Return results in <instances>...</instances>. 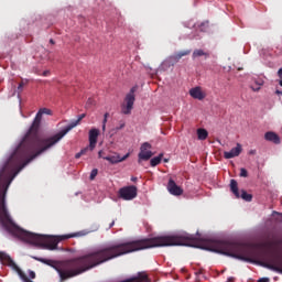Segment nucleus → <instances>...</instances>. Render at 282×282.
Instances as JSON below:
<instances>
[{"label": "nucleus", "instance_id": "39448f33", "mask_svg": "<svg viewBox=\"0 0 282 282\" xmlns=\"http://www.w3.org/2000/svg\"><path fill=\"white\" fill-rule=\"evenodd\" d=\"M230 191L237 199L241 197L245 202H252V194H248V192L243 189L241 191V194H239V185L236 180L230 181Z\"/></svg>", "mask_w": 282, "mask_h": 282}, {"label": "nucleus", "instance_id": "cd10ccee", "mask_svg": "<svg viewBox=\"0 0 282 282\" xmlns=\"http://www.w3.org/2000/svg\"><path fill=\"white\" fill-rule=\"evenodd\" d=\"M104 153H105V152H102V150H100V151L98 152V155H99V158H102V159L105 160V158H107V156H105Z\"/></svg>", "mask_w": 282, "mask_h": 282}, {"label": "nucleus", "instance_id": "37998d69", "mask_svg": "<svg viewBox=\"0 0 282 282\" xmlns=\"http://www.w3.org/2000/svg\"><path fill=\"white\" fill-rule=\"evenodd\" d=\"M88 102H91V99H88Z\"/></svg>", "mask_w": 282, "mask_h": 282}, {"label": "nucleus", "instance_id": "79ce46f5", "mask_svg": "<svg viewBox=\"0 0 282 282\" xmlns=\"http://www.w3.org/2000/svg\"><path fill=\"white\" fill-rule=\"evenodd\" d=\"M228 281H232V278H229Z\"/></svg>", "mask_w": 282, "mask_h": 282}, {"label": "nucleus", "instance_id": "4c0bfd02", "mask_svg": "<svg viewBox=\"0 0 282 282\" xmlns=\"http://www.w3.org/2000/svg\"><path fill=\"white\" fill-rule=\"evenodd\" d=\"M105 129H107V124L102 123V131H105Z\"/></svg>", "mask_w": 282, "mask_h": 282}, {"label": "nucleus", "instance_id": "c756f323", "mask_svg": "<svg viewBox=\"0 0 282 282\" xmlns=\"http://www.w3.org/2000/svg\"><path fill=\"white\" fill-rule=\"evenodd\" d=\"M120 129H124V123H121L119 127H117V131H120Z\"/></svg>", "mask_w": 282, "mask_h": 282}, {"label": "nucleus", "instance_id": "58836bf2", "mask_svg": "<svg viewBox=\"0 0 282 282\" xmlns=\"http://www.w3.org/2000/svg\"><path fill=\"white\" fill-rule=\"evenodd\" d=\"M50 43H51V45H54L55 42H54L53 39H51V40H50Z\"/></svg>", "mask_w": 282, "mask_h": 282}, {"label": "nucleus", "instance_id": "72a5a7b5", "mask_svg": "<svg viewBox=\"0 0 282 282\" xmlns=\"http://www.w3.org/2000/svg\"><path fill=\"white\" fill-rule=\"evenodd\" d=\"M107 118H109V112H106V113L104 115V119H107Z\"/></svg>", "mask_w": 282, "mask_h": 282}, {"label": "nucleus", "instance_id": "f8f14e48", "mask_svg": "<svg viewBox=\"0 0 282 282\" xmlns=\"http://www.w3.org/2000/svg\"><path fill=\"white\" fill-rule=\"evenodd\" d=\"M188 54H191V50L177 52L174 55L170 56V61L172 63H180V61H182V58H184V56H188Z\"/></svg>", "mask_w": 282, "mask_h": 282}, {"label": "nucleus", "instance_id": "bb28decb", "mask_svg": "<svg viewBox=\"0 0 282 282\" xmlns=\"http://www.w3.org/2000/svg\"><path fill=\"white\" fill-rule=\"evenodd\" d=\"M83 153H85V151H80V152H78L76 155H75V158H76V160H78L79 158H80V155H83Z\"/></svg>", "mask_w": 282, "mask_h": 282}, {"label": "nucleus", "instance_id": "ddd939ff", "mask_svg": "<svg viewBox=\"0 0 282 282\" xmlns=\"http://www.w3.org/2000/svg\"><path fill=\"white\" fill-rule=\"evenodd\" d=\"M264 140H267V142H273V144H281V138L273 131L267 132L264 134Z\"/></svg>", "mask_w": 282, "mask_h": 282}, {"label": "nucleus", "instance_id": "a878e982", "mask_svg": "<svg viewBox=\"0 0 282 282\" xmlns=\"http://www.w3.org/2000/svg\"><path fill=\"white\" fill-rule=\"evenodd\" d=\"M258 282H270V278H260Z\"/></svg>", "mask_w": 282, "mask_h": 282}, {"label": "nucleus", "instance_id": "9b49d317", "mask_svg": "<svg viewBox=\"0 0 282 282\" xmlns=\"http://www.w3.org/2000/svg\"><path fill=\"white\" fill-rule=\"evenodd\" d=\"M189 96L195 100H204L206 93L202 90V87H194L189 90Z\"/></svg>", "mask_w": 282, "mask_h": 282}, {"label": "nucleus", "instance_id": "20e7f679", "mask_svg": "<svg viewBox=\"0 0 282 282\" xmlns=\"http://www.w3.org/2000/svg\"><path fill=\"white\" fill-rule=\"evenodd\" d=\"M119 196L121 199H126V202L135 199L138 197V187L134 185L122 187L119 189Z\"/></svg>", "mask_w": 282, "mask_h": 282}, {"label": "nucleus", "instance_id": "f257e3e1", "mask_svg": "<svg viewBox=\"0 0 282 282\" xmlns=\"http://www.w3.org/2000/svg\"><path fill=\"white\" fill-rule=\"evenodd\" d=\"M44 115L52 116V111L47 108H41L37 111L29 131L0 170V224H14V220H12V217L8 213V207H6V195L14 177L32 160H35V158L45 153L47 149L54 147V144L50 145L52 137L46 139H40L39 137V129Z\"/></svg>", "mask_w": 282, "mask_h": 282}, {"label": "nucleus", "instance_id": "6e6552de", "mask_svg": "<svg viewBox=\"0 0 282 282\" xmlns=\"http://www.w3.org/2000/svg\"><path fill=\"white\" fill-rule=\"evenodd\" d=\"M167 191L170 195H174L175 197H180V195H184V189L174 182L173 178L169 180Z\"/></svg>", "mask_w": 282, "mask_h": 282}, {"label": "nucleus", "instance_id": "e433bc0d", "mask_svg": "<svg viewBox=\"0 0 282 282\" xmlns=\"http://www.w3.org/2000/svg\"><path fill=\"white\" fill-rule=\"evenodd\" d=\"M252 89H253V91H259V89H261V88L260 87H258V88L252 87Z\"/></svg>", "mask_w": 282, "mask_h": 282}, {"label": "nucleus", "instance_id": "f704fd0d", "mask_svg": "<svg viewBox=\"0 0 282 282\" xmlns=\"http://www.w3.org/2000/svg\"><path fill=\"white\" fill-rule=\"evenodd\" d=\"M254 153H257L256 150H251V151H250V155H254Z\"/></svg>", "mask_w": 282, "mask_h": 282}, {"label": "nucleus", "instance_id": "473e14b6", "mask_svg": "<svg viewBox=\"0 0 282 282\" xmlns=\"http://www.w3.org/2000/svg\"><path fill=\"white\" fill-rule=\"evenodd\" d=\"M276 96H282V91L281 90H275Z\"/></svg>", "mask_w": 282, "mask_h": 282}, {"label": "nucleus", "instance_id": "7c9ffc66", "mask_svg": "<svg viewBox=\"0 0 282 282\" xmlns=\"http://www.w3.org/2000/svg\"><path fill=\"white\" fill-rule=\"evenodd\" d=\"M42 75L43 76H50V70H44Z\"/></svg>", "mask_w": 282, "mask_h": 282}, {"label": "nucleus", "instance_id": "9d476101", "mask_svg": "<svg viewBox=\"0 0 282 282\" xmlns=\"http://www.w3.org/2000/svg\"><path fill=\"white\" fill-rule=\"evenodd\" d=\"M241 144L237 143L235 148H232L229 152H224L225 160H232V158H239L241 155Z\"/></svg>", "mask_w": 282, "mask_h": 282}, {"label": "nucleus", "instance_id": "393cba45", "mask_svg": "<svg viewBox=\"0 0 282 282\" xmlns=\"http://www.w3.org/2000/svg\"><path fill=\"white\" fill-rule=\"evenodd\" d=\"M30 279H36V273L34 271L29 272Z\"/></svg>", "mask_w": 282, "mask_h": 282}, {"label": "nucleus", "instance_id": "aec40b11", "mask_svg": "<svg viewBox=\"0 0 282 282\" xmlns=\"http://www.w3.org/2000/svg\"><path fill=\"white\" fill-rule=\"evenodd\" d=\"M97 175H98V169L91 170L89 180H90V181L96 180V176H97Z\"/></svg>", "mask_w": 282, "mask_h": 282}, {"label": "nucleus", "instance_id": "1a4fd4ad", "mask_svg": "<svg viewBox=\"0 0 282 282\" xmlns=\"http://www.w3.org/2000/svg\"><path fill=\"white\" fill-rule=\"evenodd\" d=\"M100 135V130L93 128L89 130V147L90 150L94 151L96 149V144H98V137Z\"/></svg>", "mask_w": 282, "mask_h": 282}, {"label": "nucleus", "instance_id": "f03ea898", "mask_svg": "<svg viewBox=\"0 0 282 282\" xmlns=\"http://www.w3.org/2000/svg\"><path fill=\"white\" fill-rule=\"evenodd\" d=\"M149 248H160V236L110 245L59 263L45 258L33 257V259L56 270L61 282H63L67 281V279H74V276H78V274H83L89 270H94V268H98V265H102V263H107L111 259L122 257V254H129V252H138V250H147Z\"/></svg>", "mask_w": 282, "mask_h": 282}, {"label": "nucleus", "instance_id": "dca6fc26", "mask_svg": "<svg viewBox=\"0 0 282 282\" xmlns=\"http://www.w3.org/2000/svg\"><path fill=\"white\" fill-rule=\"evenodd\" d=\"M204 56L205 58H209L210 57V53L202 50V48H196L194 50L193 54H192V58L195 61V58H199Z\"/></svg>", "mask_w": 282, "mask_h": 282}, {"label": "nucleus", "instance_id": "ea45409f", "mask_svg": "<svg viewBox=\"0 0 282 282\" xmlns=\"http://www.w3.org/2000/svg\"><path fill=\"white\" fill-rule=\"evenodd\" d=\"M102 124H107V119L104 118Z\"/></svg>", "mask_w": 282, "mask_h": 282}, {"label": "nucleus", "instance_id": "c85d7f7f", "mask_svg": "<svg viewBox=\"0 0 282 282\" xmlns=\"http://www.w3.org/2000/svg\"><path fill=\"white\" fill-rule=\"evenodd\" d=\"M278 76L282 80V67L278 70Z\"/></svg>", "mask_w": 282, "mask_h": 282}, {"label": "nucleus", "instance_id": "6ab92c4d", "mask_svg": "<svg viewBox=\"0 0 282 282\" xmlns=\"http://www.w3.org/2000/svg\"><path fill=\"white\" fill-rule=\"evenodd\" d=\"M0 261L2 265H7V253L3 251H0Z\"/></svg>", "mask_w": 282, "mask_h": 282}, {"label": "nucleus", "instance_id": "b1692460", "mask_svg": "<svg viewBox=\"0 0 282 282\" xmlns=\"http://www.w3.org/2000/svg\"><path fill=\"white\" fill-rule=\"evenodd\" d=\"M275 246H282V238H276L274 240Z\"/></svg>", "mask_w": 282, "mask_h": 282}, {"label": "nucleus", "instance_id": "0eeeda50", "mask_svg": "<svg viewBox=\"0 0 282 282\" xmlns=\"http://www.w3.org/2000/svg\"><path fill=\"white\" fill-rule=\"evenodd\" d=\"M124 101H126V105L123 104L121 106V113H123L124 116H129L131 115V111H133L135 95H127Z\"/></svg>", "mask_w": 282, "mask_h": 282}, {"label": "nucleus", "instance_id": "423d86ee", "mask_svg": "<svg viewBox=\"0 0 282 282\" xmlns=\"http://www.w3.org/2000/svg\"><path fill=\"white\" fill-rule=\"evenodd\" d=\"M151 149V143L144 142L142 143L140 148V152L138 154V163L141 164L143 162H148V160H151L153 158V152L150 150Z\"/></svg>", "mask_w": 282, "mask_h": 282}, {"label": "nucleus", "instance_id": "c9c22d12", "mask_svg": "<svg viewBox=\"0 0 282 282\" xmlns=\"http://www.w3.org/2000/svg\"><path fill=\"white\" fill-rule=\"evenodd\" d=\"M131 182H138V177H132Z\"/></svg>", "mask_w": 282, "mask_h": 282}, {"label": "nucleus", "instance_id": "4be33fe9", "mask_svg": "<svg viewBox=\"0 0 282 282\" xmlns=\"http://www.w3.org/2000/svg\"><path fill=\"white\" fill-rule=\"evenodd\" d=\"M23 87H25V83L21 82L18 86V91L21 93L23 91Z\"/></svg>", "mask_w": 282, "mask_h": 282}, {"label": "nucleus", "instance_id": "2eb2a0df", "mask_svg": "<svg viewBox=\"0 0 282 282\" xmlns=\"http://www.w3.org/2000/svg\"><path fill=\"white\" fill-rule=\"evenodd\" d=\"M129 158V153L126 154L123 158H120V155L115 154V155H109L104 158V160H107V162H110V164H118V162H124Z\"/></svg>", "mask_w": 282, "mask_h": 282}, {"label": "nucleus", "instance_id": "4468645a", "mask_svg": "<svg viewBox=\"0 0 282 282\" xmlns=\"http://www.w3.org/2000/svg\"><path fill=\"white\" fill-rule=\"evenodd\" d=\"M193 28L197 30V32H208V28H210V22L208 20L203 22L194 23Z\"/></svg>", "mask_w": 282, "mask_h": 282}, {"label": "nucleus", "instance_id": "5701e85b", "mask_svg": "<svg viewBox=\"0 0 282 282\" xmlns=\"http://www.w3.org/2000/svg\"><path fill=\"white\" fill-rule=\"evenodd\" d=\"M135 91H137V88L135 87H132L131 89H130V93L127 95V96H135Z\"/></svg>", "mask_w": 282, "mask_h": 282}, {"label": "nucleus", "instance_id": "a19ab883", "mask_svg": "<svg viewBox=\"0 0 282 282\" xmlns=\"http://www.w3.org/2000/svg\"><path fill=\"white\" fill-rule=\"evenodd\" d=\"M164 162H169V159H164Z\"/></svg>", "mask_w": 282, "mask_h": 282}, {"label": "nucleus", "instance_id": "7ed1b4c3", "mask_svg": "<svg viewBox=\"0 0 282 282\" xmlns=\"http://www.w3.org/2000/svg\"><path fill=\"white\" fill-rule=\"evenodd\" d=\"M86 116H87L86 113L79 115L77 120L72 121L64 130L54 134L52 137L48 145L57 144V142H61V140H63V138H65V135H67V133H69V131H72V129H74L75 127H78V124H80V122L83 121L84 118H86Z\"/></svg>", "mask_w": 282, "mask_h": 282}, {"label": "nucleus", "instance_id": "2f4dec72", "mask_svg": "<svg viewBox=\"0 0 282 282\" xmlns=\"http://www.w3.org/2000/svg\"><path fill=\"white\" fill-rule=\"evenodd\" d=\"M115 225H116V221L112 220V221L110 223V225H109V228H113Z\"/></svg>", "mask_w": 282, "mask_h": 282}, {"label": "nucleus", "instance_id": "a211bd4d", "mask_svg": "<svg viewBox=\"0 0 282 282\" xmlns=\"http://www.w3.org/2000/svg\"><path fill=\"white\" fill-rule=\"evenodd\" d=\"M198 140H206L208 138V131L206 129H198L197 130Z\"/></svg>", "mask_w": 282, "mask_h": 282}, {"label": "nucleus", "instance_id": "f3484780", "mask_svg": "<svg viewBox=\"0 0 282 282\" xmlns=\"http://www.w3.org/2000/svg\"><path fill=\"white\" fill-rule=\"evenodd\" d=\"M163 158H164L163 153L159 154L158 156H154L150 161V166H158L159 164H161Z\"/></svg>", "mask_w": 282, "mask_h": 282}, {"label": "nucleus", "instance_id": "412c9836", "mask_svg": "<svg viewBox=\"0 0 282 282\" xmlns=\"http://www.w3.org/2000/svg\"><path fill=\"white\" fill-rule=\"evenodd\" d=\"M240 177H248V170L245 167L240 169Z\"/></svg>", "mask_w": 282, "mask_h": 282}]
</instances>
